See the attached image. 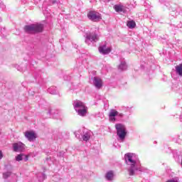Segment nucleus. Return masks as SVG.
Masks as SVG:
<instances>
[{
	"label": "nucleus",
	"instance_id": "f3484780",
	"mask_svg": "<svg viewBox=\"0 0 182 182\" xmlns=\"http://www.w3.org/2000/svg\"><path fill=\"white\" fill-rule=\"evenodd\" d=\"M48 92L50 93V95H58V90L56 87L52 86L48 89Z\"/></svg>",
	"mask_w": 182,
	"mask_h": 182
},
{
	"label": "nucleus",
	"instance_id": "b1692460",
	"mask_svg": "<svg viewBox=\"0 0 182 182\" xmlns=\"http://www.w3.org/2000/svg\"><path fill=\"white\" fill-rule=\"evenodd\" d=\"M4 157V154L2 153V151L0 150V160H2Z\"/></svg>",
	"mask_w": 182,
	"mask_h": 182
},
{
	"label": "nucleus",
	"instance_id": "f03ea898",
	"mask_svg": "<svg viewBox=\"0 0 182 182\" xmlns=\"http://www.w3.org/2000/svg\"><path fill=\"white\" fill-rule=\"evenodd\" d=\"M115 129L119 141L123 143L126 139V136H127V129H126V126L123 124H115Z\"/></svg>",
	"mask_w": 182,
	"mask_h": 182
},
{
	"label": "nucleus",
	"instance_id": "c85d7f7f",
	"mask_svg": "<svg viewBox=\"0 0 182 182\" xmlns=\"http://www.w3.org/2000/svg\"><path fill=\"white\" fill-rule=\"evenodd\" d=\"M109 1H110V0H108V2H109Z\"/></svg>",
	"mask_w": 182,
	"mask_h": 182
},
{
	"label": "nucleus",
	"instance_id": "423d86ee",
	"mask_svg": "<svg viewBox=\"0 0 182 182\" xmlns=\"http://www.w3.org/2000/svg\"><path fill=\"white\" fill-rule=\"evenodd\" d=\"M98 50L101 55H109L112 52V46L105 42L100 46Z\"/></svg>",
	"mask_w": 182,
	"mask_h": 182
},
{
	"label": "nucleus",
	"instance_id": "0eeeda50",
	"mask_svg": "<svg viewBox=\"0 0 182 182\" xmlns=\"http://www.w3.org/2000/svg\"><path fill=\"white\" fill-rule=\"evenodd\" d=\"M87 18L92 22H99V21H102V14L97 11H90L87 14Z\"/></svg>",
	"mask_w": 182,
	"mask_h": 182
},
{
	"label": "nucleus",
	"instance_id": "6e6552de",
	"mask_svg": "<svg viewBox=\"0 0 182 182\" xmlns=\"http://www.w3.org/2000/svg\"><path fill=\"white\" fill-rule=\"evenodd\" d=\"M119 114V112L114 109H111L108 113V117L109 122L114 123L116 122V117Z\"/></svg>",
	"mask_w": 182,
	"mask_h": 182
},
{
	"label": "nucleus",
	"instance_id": "9d476101",
	"mask_svg": "<svg viewBox=\"0 0 182 182\" xmlns=\"http://www.w3.org/2000/svg\"><path fill=\"white\" fill-rule=\"evenodd\" d=\"M14 151H23L25 150V144L22 142H17L13 144Z\"/></svg>",
	"mask_w": 182,
	"mask_h": 182
},
{
	"label": "nucleus",
	"instance_id": "ddd939ff",
	"mask_svg": "<svg viewBox=\"0 0 182 182\" xmlns=\"http://www.w3.org/2000/svg\"><path fill=\"white\" fill-rule=\"evenodd\" d=\"M119 70H126L127 69V64H126V61L124 59L120 60V64L118 66Z\"/></svg>",
	"mask_w": 182,
	"mask_h": 182
},
{
	"label": "nucleus",
	"instance_id": "5701e85b",
	"mask_svg": "<svg viewBox=\"0 0 182 182\" xmlns=\"http://www.w3.org/2000/svg\"><path fill=\"white\" fill-rule=\"evenodd\" d=\"M166 182H178V178H172V179H171V180H168V181H166Z\"/></svg>",
	"mask_w": 182,
	"mask_h": 182
},
{
	"label": "nucleus",
	"instance_id": "393cba45",
	"mask_svg": "<svg viewBox=\"0 0 182 182\" xmlns=\"http://www.w3.org/2000/svg\"><path fill=\"white\" fill-rule=\"evenodd\" d=\"M117 116H118V117H123L124 114H123V113L118 112Z\"/></svg>",
	"mask_w": 182,
	"mask_h": 182
},
{
	"label": "nucleus",
	"instance_id": "f257e3e1",
	"mask_svg": "<svg viewBox=\"0 0 182 182\" xmlns=\"http://www.w3.org/2000/svg\"><path fill=\"white\" fill-rule=\"evenodd\" d=\"M124 160L127 166V170L129 176H136V174L146 172V168L140 166L139 156L135 153L129 152L125 154Z\"/></svg>",
	"mask_w": 182,
	"mask_h": 182
},
{
	"label": "nucleus",
	"instance_id": "a878e982",
	"mask_svg": "<svg viewBox=\"0 0 182 182\" xmlns=\"http://www.w3.org/2000/svg\"><path fill=\"white\" fill-rule=\"evenodd\" d=\"M14 176L15 177V178H17V177H18L15 174H14Z\"/></svg>",
	"mask_w": 182,
	"mask_h": 182
},
{
	"label": "nucleus",
	"instance_id": "2eb2a0df",
	"mask_svg": "<svg viewBox=\"0 0 182 182\" xmlns=\"http://www.w3.org/2000/svg\"><path fill=\"white\" fill-rule=\"evenodd\" d=\"M91 132L90 131H87L86 132H84L82 135V140L84 141H87L89 139H90Z\"/></svg>",
	"mask_w": 182,
	"mask_h": 182
},
{
	"label": "nucleus",
	"instance_id": "cd10ccee",
	"mask_svg": "<svg viewBox=\"0 0 182 182\" xmlns=\"http://www.w3.org/2000/svg\"><path fill=\"white\" fill-rule=\"evenodd\" d=\"M0 134H1V129H0Z\"/></svg>",
	"mask_w": 182,
	"mask_h": 182
},
{
	"label": "nucleus",
	"instance_id": "aec40b11",
	"mask_svg": "<svg viewBox=\"0 0 182 182\" xmlns=\"http://www.w3.org/2000/svg\"><path fill=\"white\" fill-rule=\"evenodd\" d=\"M37 177L38 178V181H43V180L46 178V175H45V173H40L38 174Z\"/></svg>",
	"mask_w": 182,
	"mask_h": 182
},
{
	"label": "nucleus",
	"instance_id": "39448f33",
	"mask_svg": "<svg viewBox=\"0 0 182 182\" xmlns=\"http://www.w3.org/2000/svg\"><path fill=\"white\" fill-rule=\"evenodd\" d=\"M99 39H100V36H99L96 32L89 33L85 34V42L87 45H90L91 43H96V42H99Z\"/></svg>",
	"mask_w": 182,
	"mask_h": 182
},
{
	"label": "nucleus",
	"instance_id": "6ab92c4d",
	"mask_svg": "<svg viewBox=\"0 0 182 182\" xmlns=\"http://www.w3.org/2000/svg\"><path fill=\"white\" fill-rule=\"evenodd\" d=\"M127 26L129 29H134V28H136V22H134V21H127Z\"/></svg>",
	"mask_w": 182,
	"mask_h": 182
},
{
	"label": "nucleus",
	"instance_id": "bb28decb",
	"mask_svg": "<svg viewBox=\"0 0 182 182\" xmlns=\"http://www.w3.org/2000/svg\"><path fill=\"white\" fill-rule=\"evenodd\" d=\"M55 2H56V1H53V4H55Z\"/></svg>",
	"mask_w": 182,
	"mask_h": 182
},
{
	"label": "nucleus",
	"instance_id": "a211bd4d",
	"mask_svg": "<svg viewBox=\"0 0 182 182\" xmlns=\"http://www.w3.org/2000/svg\"><path fill=\"white\" fill-rule=\"evenodd\" d=\"M176 72L179 76H182V63L176 66Z\"/></svg>",
	"mask_w": 182,
	"mask_h": 182
},
{
	"label": "nucleus",
	"instance_id": "f8f14e48",
	"mask_svg": "<svg viewBox=\"0 0 182 182\" xmlns=\"http://www.w3.org/2000/svg\"><path fill=\"white\" fill-rule=\"evenodd\" d=\"M105 178L108 181H112L114 178V171H108L105 174Z\"/></svg>",
	"mask_w": 182,
	"mask_h": 182
},
{
	"label": "nucleus",
	"instance_id": "9b49d317",
	"mask_svg": "<svg viewBox=\"0 0 182 182\" xmlns=\"http://www.w3.org/2000/svg\"><path fill=\"white\" fill-rule=\"evenodd\" d=\"M25 137L28 141H33L36 139V134L33 131H27L25 132Z\"/></svg>",
	"mask_w": 182,
	"mask_h": 182
},
{
	"label": "nucleus",
	"instance_id": "4be33fe9",
	"mask_svg": "<svg viewBox=\"0 0 182 182\" xmlns=\"http://www.w3.org/2000/svg\"><path fill=\"white\" fill-rule=\"evenodd\" d=\"M15 68L18 70L19 72H23V69L21 67V65H16Z\"/></svg>",
	"mask_w": 182,
	"mask_h": 182
},
{
	"label": "nucleus",
	"instance_id": "412c9836",
	"mask_svg": "<svg viewBox=\"0 0 182 182\" xmlns=\"http://www.w3.org/2000/svg\"><path fill=\"white\" fill-rule=\"evenodd\" d=\"M11 172L8 171V172H5L3 173V178H4V180H6V178H8L9 177H10L11 176Z\"/></svg>",
	"mask_w": 182,
	"mask_h": 182
},
{
	"label": "nucleus",
	"instance_id": "dca6fc26",
	"mask_svg": "<svg viewBox=\"0 0 182 182\" xmlns=\"http://www.w3.org/2000/svg\"><path fill=\"white\" fill-rule=\"evenodd\" d=\"M23 157H25V161H28V156L22 154L16 156V161H22V160H23Z\"/></svg>",
	"mask_w": 182,
	"mask_h": 182
},
{
	"label": "nucleus",
	"instance_id": "1a4fd4ad",
	"mask_svg": "<svg viewBox=\"0 0 182 182\" xmlns=\"http://www.w3.org/2000/svg\"><path fill=\"white\" fill-rule=\"evenodd\" d=\"M92 85L96 87V89H100L103 86V81L102 78L99 77H94L92 78Z\"/></svg>",
	"mask_w": 182,
	"mask_h": 182
},
{
	"label": "nucleus",
	"instance_id": "7ed1b4c3",
	"mask_svg": "<svg viewBox=\"0 0 182 182\" xmlns=\"http://www.w3.org/2000/svg\"><path fill=\"white\" fill-rule=\"evenodd\" d=\"M73 106L79 116H82V117L86 116V113H87V107H86L85 103L80 100H75L73 102Z\"/></svg>",
	"mask_w": 182,
	"mask_h": 182
},
{
	"label": "nucleus",
	"instance_id": "20e7f679",
	"mask_svg": "<svg viewBox=\"0 0 182 182\" xmlns=\"http://www.w3.org/2000/svg\"><path fill=\"white\" fill-rule=\"evenodd\" d=\"M24 31L27 32V33H38L43 31V24L35 23L26 26Z\"/></svg>",
	"mask_w": 182,
	"mask_h": 182
},
{
	"label": "nucleus",
	"instance_id": "4468645a",
	"mask_svg": "<svg viewBox=\"0 0 182 182\" xmlns=\"http://www.w3.org/2000/svg\"><path fill=\"white\" fill-rule=\"evenodd\" d=\"M114 9L116 12H123V11H124V6L122 4H117L114 6Z\"/></svg>",
	"mask_w": 182,
	"mask_h": 182
}]
</instances>
